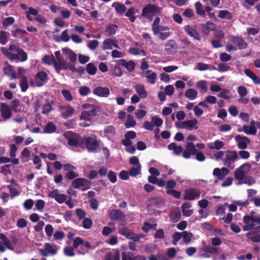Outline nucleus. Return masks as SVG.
I'll return each mask as SVG.
<instances>
[{
	"label": "nucleus",
	"instance_id": "1",
	"mask_svg": "<svg viewBox=\"0 0 260 260\" xmlns=\"http://www.w3.org/2000/svg\"><path fill=\"white\" fill-rule=\"evenodd\" d=\"M1 50L3 54L10 60H18L21 62H24L28 58L27 53L20 48L18 44H10L8 49L5 47H2Z\"/></svg>",
	"mask_w": 260,
	"mask_h": 260
},
{
	"label": "nucleus",
	"instance_id": "2",
	"mask_svg": "<svg viewBox=\"0 0 260 260\" xmlns=\"http://www.w3.org/2000/svg\"><path fill=\"white\" fill-rule=\"evenodd\" d=\"M100 143L101 141L98 139L96 136L90 135L89 136L82 137L80 143V147L82 148L85 147L89 152H95L100 147Z\"/></svg>",
	"mask_w": 260,
	"mask_h": 260
},
{
	"label": "nucleus",
	"instance_id": "3",
	"mask_svg": "<svg viewBox=\"0 0 260 260\" xmlns=\"http://www.w3.org/2000/svg\"><path fill=\"white\" fill-rule=\"evenodd\" d=\"M238 159V155L236 151H225V155L222 158L223 164L226 167L232 170L235 167L234 163Z\"/></svg>",
	"mask_w": 260,
	"mask_h": 260
},
{
	"label": "nucleus",
	"instance_id": "4",
	"mask_svg": "<svg viewBox=\"0 0 260 260\" xmlns=\"http://www.w3.org/2000/svg\"><path fill=\"white\" fill-rule=\"evenodd\" d=\"M118 232L120 235L125 237L127 239L132 240L134 242L139 241L141 238L143 237V234L138 235L135 234L125 226L119 228Z\"/></svg>",
	"mask_w": 260,
	"mask_h": 260
},
{
	"label": "nucleus",
	"instance_id": "5",
	"mask_svg": "<svg viewBox=\"0 0 260 260\" xmlns=\"http://www.w3.org/2000/svg\"><path fill=\"white\" fill-rule=\"evenodd\" d=\"M64 136L68 140V144L73 147L80 145L82 138L76 133L71 131H68L64 133Z\"/></svg>",
	"mask_w": 260,
	"mask_h": 260
},
{
	"label": "nucleus",
	"instance_id": "6",
	"mask_svg": "<svg viewBox=\"0 0 260 260\" xmlns=\"http://www.w3.org/2000/svg\"><path fill=\"white\" fill-rule=\"evenodd\" d=\"M159 12L158 7L150 4L143 8L141 16L151 20L153 16Z\"/></svg>",
	"mask_w": 260,
	"mask_h": 260
},
{
	"label": "nucleus",
	"instance_id": "7",
	"mask_svg": "<svg viewBox=\"0 0 260 260\" xmlns=\"http://www.w3.org/2000/svg\"><path fill=\"white\" fill-rule=\"evenodd\" d=\"M259 219H260V217L251 216L249 215L244 216L243 222L245 224L243 226V230L244 231H248L252 230L255 225L254 222L260 224V222L258 221Z\"/></svg>",
	"mask_w": 260,
	"mask_h": 260
},
{
	"label": "nucleus",
	"instance_id": "8",
	"mask_svg": "<svg viewBox=\"0 0 260 260\" xmlns=\"http://www.w3.org/2000/svg\"><path fill=\"white\" fill-rule=\"evenodd\" d=\"M91 182L84 178H78L74 179L72 182V186L75 189L83 187L81 189L82 191H85L91 186Z\"/></svg>",
	"mask_w": 260,
	"mask_h": 260
},
{
	"label": "nucleus",
	"instance_id": "9",
	"mask_svg": "<svg viewBox=\"0 0 260 260\" xmlns=\"http://www.w3.org/2000/svg\"><path fill=\"white\" fill-rule=\"evenodd\" d=\"M200 190L197 188H189L185 190L183 199L186 200L192 201L200 197Z\"/></svg>",
	"mask_w": 260,
	"mask_h": 260
},
{
	"label": "nucleus",
	"instance_id": "10",
	"mask_svg": "<svg viewBox=\"0 0 260 260\" xmlns=\"http://www.w3.org/2000/svg\"><path fill=\"white\" fill-rule=\"evenodd\" d=\"M197 150L194 144L191 142H188L185 146V149L183 151L182 156L184 158L188 159L191 155H194Z\"/></svg>",
	"mask_w": 260,
	"mask_h": 260
},
{
	"label": "nucleus",
	"instance_id": "11",
	"mask_svg": "<svg viewBox=\"0 0 260 260\" xmlns=\"http://www.w3.org/2000/svg\"><path fill=\"white\" fill-rule=\"evenodd\" d=\"M96 106H91L89 111H84L81 113L80 119L90 121L96 116Z\"/></svg>",
	"mask_w": 260,
	"mask_h": 260
},
{
	"label": "nucleus",
	"instance_id": "12",
	"mask_svg": "<svg viewBox=\"0 0 260 260\" xmlns=\"http://www.w3.org/2000/svg\"><path fill=\"white\" fill-rule=\"evenodd\" d=\"M0 113L2 117L5 120L9 119L12 115V110L9 106L5 103H2L0 104Z\"/></svg>",
	"mask_w": 260,
	"mask_h": 260
},
{
	"label": "nucleus",
	"instance_id": "13",
	"mask_svg": "<svg viewBox=\"0 0 260 260\" xmlns=\"http://www.w3.org/2000/svg\"><path fill=\"white\" fill-rule=\"evenodd\" d=\"M51 199H54L59 204H62L65 202L67 196L64 194L60 193L57 189H53L48 194Z\"/></svg>",
	"mask_w": 260,
	"mask_h": 260
},
{
	"label": "nucleus",
	"instance_id": "14",
	"mask_svg": "<svg viewBox=\"0 0 260 260\" xmlns=\"http://www.w3.org/2000/svg\"><path fill=\"white\" fill-rule=\"evenodd\" d=\"M61 117L64 119L71 117L74 113L75 109L70 105L61 106L59 107Z\"/></svg>",
	"mask_w": 260,
	"mask_h": 260
},
{
	"label": "nucleus",
	"instance_id": "15",
	"mask_svg": "<svg viewBox=\"0 0 260 260\" xmlns=\"http://www.w3.org/2000/svg\"><path fill=\"white\" fill-rule=\"evenodd\" d=\"M235 139L237 143L238 147L240 149H246L248 144L250 143V140L248 138L240 135L236 136Z\"/></svg>",
	"mask_w": 260,
	"mask_h": 260
},
{
	"label": "nucleus",
	"instance_id": "16",
	"mask_svg": "<svg viewBox=\"0 0 260 260\" xmlns=\"http://www.w3.org/2000/svg\"><path fill=\"white\" fill-rule=\"evenodd\" d=\"M185 32L190 37L194 40L200 41L201 40V34L197 30V29L192 26L187 25L184 27Z\"/></svg>",
	"mask_w": 260,
	"mask_h": 260
},
{
	"label": "nucleus",
	"instance_id": "17",
	"mask_svg": "<svg viewBox=\"0 0 260 260\" xmlns=\"http://www.w3.org/2000/svg\"><path fill=\"white\" fill-rule=\"evenodd\" d=\"M109 216L111 220L118 221H124L125 218L124 214L118 209L111 210L109 213Z\"/></svg>",
	"mask_w": 260,
	"mask_h": 260
},
{
	"label": "nucleus",
	"instance_id": "18",
	"mask_svg": "<svg viewBox=\"0 0 260 260\" xmlns=\"http://www.w3.org/2000/svg\"><path fill=\"white\" fill-rule=\"evenodd\" d=\"M231 41L239 50L246 49L248 47V44L241 37L232 36Z\"/></svg>",
	"mask_w": 260,
	"mask_h": 260
},
{
	"label": "nucleus",
	"instance_id": "19",
	"mask_svg": "<svg viewBox=\"0 0 260 260\" xmlns=\"http://www.w3.org/2000/svg\"><path fill=\"white\" fill-rule=\"evenodd\" d=\"M198 123V120L196 119H193L191 120L184 121L179 124V126L177 125V123H176V125L182 128H189L191 130L192 128H194L195 129H197L198 127L196 125Z\"/></svg>",
	"mask_w": 260,
	"mask_h": 260
},
{
	"label": "nucleus",
	"instance_id": "20",
	"mask_svg": "<svg viewBox=\"0 0 260 260\" xmlns=\"http://www.w3.org/2000/svg\"><path fill=\"white\" fill-rule=\"evenodd\" d=\"M116 62L117 63L118 66H121L124 67L128 71L130 72H133L135 69L136 63L133 60L127 61L124 59H121L116 60Z\"/></svg>",
	"mask_w": 260,
	"mask_h": 260
},
{
	"label": "nucleus",
	"instance_id": "21",
	"mask_svg": "<svg viewBox=\"0 0 260 260\" xmlns=\"http://www.w3.org/2000/svg\"><path fill=\"white\" fill-rule=\"evenodd\" d=\"M5 64L6 66L3 68L4 74L6 76L11 77L12 79H16L17 76L16 72L14 70V67L7 61L5 62Z\"/></svg>",
	"mask_w": 260,
	"mask_h": 260
},
{
	"label": "nucleus",
	"instance_id": "22",
	"mask_svg": "<svg viewBox=\"0 0 260 260\" xmlns=\"http://www.w3.org/2000/svg\"><path fill=\"white\" fill-rule=\"evenodd\" d=\"M165 51L167 54H172L178 48V45L174 40H170L165 44Z\"/></svg>",
	"mask_w": 260,
	"mask_h": 260
},
{
	"label": "nucleus",
	"instance_id": "23",
	"mask_svg": "<svg viewBox=\"0 0 260 260\" xmlns=\"http://www.w3.org/2000/svg\"><path fill=\"white\" fill-rule=\"evenodd\" d=\"M113 46L115 48H119L118 42L111 39H106L103 42L102 49L103 50H111L113 48Z\"/></svg>",
	"mask_w": 260,
	"mask_h": 260
},
{
	"label": "nucleus",
	"instance_id": "24",
	"mask_svg": "<svg viewBox=\"0 0 260 260\" xmlns=\"http://www.w3.org/2000/svg\"><path fill=\"white\" fill-rule=\"evenodd\" d=\"M93 93L100 97H108L110 94V90L107 87L98 86L93 89Z\"/></svg>",
	"mask_w": 260,
	"mask_h": 260
},
{
	"label": "nucleus",
	"instance_id": "25",
	"mask_svg": "<svg viewBox=\"0 0 260 260\" xmlns=\"http://www.w3.org/2000/svg\"><path fill=\"white\" fill-rule=\"evenodd\" d=\"M68 64L69 63L66 61H64L63 59L61 60L60 61H56L54 62V69L55 70V72L57 74H60V71L61 70H68Z\"/></svg>",
	"mask_w": 260,
	"mask_h": 260
},
{
	"label": "nucleus",
	"instance_id": "26",
	"mask_svg": "<svg viewBox=\"0 0 260 260\" xmlns=\"http://www.w3.org/2000/svg\"><path fill=\"white\" fill-rule=\"evenodd\" d=\"M35 80L37 85L39 87L41 86L43 84L38 83V80H40L43 82H46L48 80V75L45 71H40L36 75Z\"/></svg>",
	"mask_w": 260,
	"mask_h": 260
},
{
	"label": "nucleus",
	"instance_id": "27",
	"mask_svg": "<svg viewBox=\"0 0 260 260\" xmlns=\"http://www.w3.org/2000/svg\"><path fill=\"white\" fill-rule=\"evenodd\" d=\"M191 207V204L189 202L184 203L181 206L183 215L186 217L190 216L193 212V209H189Z\"/></svg>",
	"mask_w": 260,
	"mask_h": 260
},
{
	"label": "nucleus",
	"instance_id": "28",
	"mask_svg": "<svg viewBox=\"0 0 260 260\" xmlns=\"http://www.w3.org/2000/svg\"><path fill=\"white\" fill-rule=\"evenodd\" d=\"M245 75L252 80L253 82L256 84H260V78L252 72L250 69H246L244 70Z\"/></svg>",
	"mask_w": 260,
	"mask_h": 260
},
{
	"label": "nucleus",
	"instance_id": "29",
	"mask_svg": "<svg viewBox=\"0 0 260 260\" xmlns=\"http://www.w3.org/2000/svg\"><path fill=\"white\" fill-rule=\"evenodd\" d=\"M168 149L174 151V153L176 155H179L181 152L183 153V147L181 146L177 145L176 143L172 142L168 145Z\"/></svg>",
	"mask_w": 260,
	"mask_h": 260
},
{
	"label": "nucleus",
	"instance_id": "30",
	"mask_svg": "<svg viewBox=\"0 0 260 260\" xmlns=\"http://www.w3.org/2000/svg\"><path fill=\"white\" fill-rule=\"evenodd\" d=\"M137 93L141 98H146L147 96V92L146 91L144 85L141 84H137L135 86Z\"/></svg>",
	"mask_w": 260,
	"mask_h": 260
},
{
	"label": "nucleus",
	"instance_id": "31",
	"mask_svg": "<svg viewBox=\"0 0 260 260\" xmlns=\"http://www.w3.org/2000/svg\"><path fill=\"white\" fill-rule=\"evenodd\" d=\"M185 96L186 98L190 100H193L197 98L198 96V92L194 89L189 88L185 91Z\"/></svg>",
	"mask_w": 260,
	"mask_h": 260
},
{
	"label": "nucleus",
	"instance_id": "32",
	"mask_svg": "<svg viewBox=\"0 0 260 260\" xmlns=\"http://www.w3.org/2000/svg\"><path fill=\"white\" fill-rule=\"evenodd\" d=\"M56 126L52 122H48L44 127V132L46 134H51L55 132Z\"/></svg>",
	"mask_w": 260,
	"mask_h": 260
},
{
	"label": "nucleus",
	"instance_id": "33",
	"mask_svg": "<svg viewBox=\"0 0 260 260\" xmlns=\"http://www.w3.org/2000/svg\"><path fill=\"white\" fill-rule=\"evenodd\" d=\"M112 7H114L115 9L116 12L119 14H123L126 10V8L125 5L119 2L114 3L112 4Z\"/></svg>",
	"mask_w": 260,
	"mask_h": 260
},
{
	"label": "nucleus",
	"instance_id": "34",
	"mask_svg": "<svg viewBox=\"0 0 260 260\" xmlns=\"http://www.w3.org/2000/svg\"><path fill=\"white\" fill-rule=\"evenodd\" d=\"M218 17L221 19L225 18L231 20L233 19V15L228 10H220L218 12Z\"/></svg>",
	"mask_w": 260,
	"mask_h": 260
},
{
	"label": "nucleus",
	"instance_id": "35",
	"mask_svg": "<svg viewBox=\"0 0 260 260\" xmlns=\"http://www.w3.org/2000/svg\"><path fill=\"white\" fill-rule=\"evenodd\" d=\"M118 26L114 24H109L106 28V32L108 36H112L116 34Z\"/></svg>",
	"mask_w": 260,
	"mask_h": 260
},
{
	"label": "nucleus",
	"instance_id": "36",
	"mask_svg": "<svg viewBox=\"0 0 260 260\" xmlns=\"http://www.w3.org/2000/svg\"><path fill=\"white\" fill-rule=\"evenodd\" d=\"M150 206L159 207L164 204V200L159 197L152 198L150 200Z\"/></svg>",
	"mask_w": 260,
	"mask_h": 260
},
{
	"label": "nucleus",
	"instance_id": "37",
	"mask_svg": "<svg viewBox=\"0 0 260 260\" xmlns=\"http://www.w3.org/2000/svg\"><path fill=\"white\" fill-rule=\"evenodd\" d=\"M245 171L240 167L235 170V177L237 180L241 181L243 180L244 178L245 177Z\"/></svg>",
	"mask_w": 260,
	"mask_h": 260
},
{
	"label": "nucleus",
	"instance_id": "38",
	"mask_svg": "<svg viewBox=\"0 0 260 260\" xmlns=\"http://www.w3.org/2000/svg\"><path fill=\"white\" fill-rule=\"evenodd\" d=\"M53 104H54V101L52 100L50 102L45 104L43 107L42 113L45 115H48L49 112L53 109Z\"/></svg>",
	"mask_w": 260,
	"mask_h": 260
},
{
	"label": "nucleus",
	"instance_id": "39",
	"mask_svg": "<svg viewBox=\"0 0 260 260\" xmlns=\"http://www.w3.org/2000/svg\"><path fill=\"white\" fill-rule=\"evenodd\" d=\"M203 250L206 253L210 254H216L218 251V248L211 245H204L203 246Z\"/></svg>",
	"mask_w": 260,
	"mask_h": 260
},
{
	"label": "nucleus",
	"instance_id": "40",
	"mask_svg": "<svg viewBox=\"0 0 260 260\" xmlns=\"http://www.w3.org/2000/svg\"><path fill=\"white\" fill-rule=\"evenodd\" d=\"M20 105V100L18 99H15L11 102V106H10L11 110L15 113L20 112L18 108Z\"/></svg>",
	"mask_w": 260,
	"mask_h": 260
},
{
	"label": "nucleus",
	"instance_id": "41",
	"mask_svg": "<svg viewBox=\"0 0 260 260\" xmlns=\"http://www.w3.org/2000/svg\"><path fill=\"white\" fill-rule=\"evenodd\" d=\"M42 61L43 62L49 65L53 64L54 66V62H56V60L53 54H51L50 55H45L44 56L42 59Z\"/></svg>",
	"mask_w": 260,
	"mask_h": 260
},
{
	"label": "nucleus",
	"instance_id": "42",
	"mask_svg": "<svg viewBox=\"0 0 260 260\" xmlns=\"http://www.w3.org/2000/svg\"><path fill=\"white\" fill-rule=\"evenodd\" d=\"M86 71L89 75H94L97 71V68L93 63H88L86 65Z\"/></svg>",
	"mask_w": 260,
	"mask_h": 260
},
{
	"label": "nucleus",
	"instance_id": "43",
	"mask_svg": "<svg viewBox=\"0 0 260 260\" xmlns=\"http://www.w3.org/2000/svg\"><path fill=\"white\" fill-rule=\"evenodd\" d=\"M135 13L136 10L135 8L132 7L128 9L125 15L129 18V20L131 22H134L136 20V17L135 16Z\"/></svg>",
	"mask_w": 260,
	"mask_h": 260
},
{
	"label": "nucleus",
	"instance_id": "44",
	"mask_svg": "<svg viewBox=\"0 0 260 260\" xmlns=\"http://www.w3.org/2000/svg\"><path fill=\"white\" fill-rule=\"evenodd\" d=\"M136 125V122L134 119L133 116L131 114H128L127 116V120L125 124V127L128 128L134 127Z\"/></svg>",
	"mask_w": 260,
	"mask_h": 260
},
{
	"label": "nucleus",
	"instance_id": "45",
	"mask_svg": "<svg viewBox=\"0 0 260 260\" xmlns=\"http://www.w3.org/2000/svg\"><path fill=\"white\" fill-rule=\"evenodd\" d=\"M20 86L21 91L25 92L28 88L27 77L24 76L20 81Z\"/></svg>",
	"mask_w": 260,
	"mask_h": 260
},
{
	"label": "nucleus",
	"instance_id": "46",
	"mask_svg": "<svg viewBox=\"0 0 260 260\" xmlns=\"http://www.w3.org/2000/svg\"><path fill=\"white\" fill-rule=\"evenodd\" d=\"M39 11L32 7H29L28 10L26 11V18L29 21L32 20V18L30 15L37 16L38 14Z\"/></svg>",
	"mask_w": 260,
	"mask_h": 260
},
{
	"label": "nucleus",
	"instance_id": "47",
	"mask_svg": "<svg viewBox=\"0 0 260 260\" xmlns=\"http://www.w3.org/2000/svg\"><path fill=\"white\" fill-rule=\"evenodd\" d=\"M252 235L253 234L251 232H248L246 236L248 240H250L253 242H260V234Z\"/></svg>",
	"mask_w": 260,
	"mask_h": 260
},
{
	"label": "nucleus",
	"instance_id": "48",
	"mask_svg": "<svg viewBox=\"0 0 260 260\" xmlns=\"http://www.w3.org/2000/svg\"><path fill=\"white\" fill-rule=\"evenodd\" d=\"M196 13L200 16H204L206 14L205 11L203 8L202 4L198 2L194 4Z\"/></svg>",
	"mask_w": 260,
	"mask_h": 260
},
{
	"label": "nucleus",
	"instance_id": "49",
	"mask_svg": "<svg viewBox=\"0 0 260 260\" xmlns=\"http://www.w3.org/2000/svg\"><path fill=\"white\" fill-rule=\"evenodd\" d=\"M10 34L5 31H1L0 33V43L3 45H5L8 42V39Z\"/></svg>",
	"mask_w": 260,
	"mask_h": 260
},
{
	"label": "nucleus",
	"instance_id": "50",
	"mask_svg": "<svg viewBox=\"0 0 260 260\" xmlns=\"http://www.w3.org/2000/svg\"><path fill=\"white\" fill-rule=\"evenodd\" d=\"M0 240H2L4 244L10 250H13V248L10 245L9 239L3 233H0Z\"/></svg>",
	"mask_w": 260,
	"mask_h": 260
},
{
	"label": "nucleus",
	"instance_id": "51",
	"mask_svg": "<svg viewBox=\"0 0 260 260\" xmlns=\"http://www.w3.org/2000/svg\"><path fill=\"white\" fill-rule=\"evenodd\" d=\"M221 91V92L218 94V97L226 100H229L232 98L230 94V90L229 89H223Z\"/></svg>",
	"mask_w": 260,
	"mask_h": 260
},
{
	"label": "nucleus",
	"instance_id": "52",
	"mask_svg": "<svg viewBox=\"0 0 260 260\" xmlns=\"http://www.w3.org/2000/svg\"><path fill=\"white\" fill-rule=\"evenodd\" d=\"M181 217V213L180 211L172 212L170 215V218L171 222L176 223L178 222Z\"/></svg>",
	"mask_w": 260,
	"mask_h": 260
},
{
	"label": "nucleus",
	"instance_id": "53",
	"mask_svg": "<svg viewBox=\"0 0 260 260\" xmlns=\"http://www.w3.org/2000/svg\"><path fill=\"white\" fill-rule=\"evenodd\" d=\"M160 18L158 17H156L153 21L152 25V29L154 35H157L158 34V26H159L160 23Z\"/></svg>",
	"mask_w": 260,
	"mask_h": 260
},
{
	"label": "nucleus",
	"instance_id": "54",
	"mask_svg": "<svg viewBox=\"0 0 260 260\" xmlns=\"http://www.w3.org/2000/svg\"><path fill=\"white\" fill-rule=\"evenodd\" d=\"M61 93L63 96L64 98L68 101H71L73 99V97L70 90L68 89H62Z\"/></svg>",
	"mask_w": 260,
	"mask_h": 260
},
{
	"label": "nucleus",
	"instance_id": "55",
	"mask_svg": "<svg viewBox=\"0 0 260 260\" xmlns=\"http://www.w3.org/2000/svg\"><path fill=\"white\" fill-rule=\"evenodd\" d=\"M129 174L131 176L135 177L141 173V165L137 167H133L129 170Z\"/></svg>",
	"mask_w": 260,
	"mask_h": 260
},
{
	"label": "nucleus",
	"instance_id": "56",
	"mask_svg": "<svg viewBox=\"0 0 260 260\" xmlns=\"http://www.w3.org/2000/svg\"><path fill=\"white\" fill-rule=\"evenodd\" d=\"M192 234L190 233H188L186 231H183L182 232V237L183 239V241L185 243H187L190 242Z\"/></svg>",
	"mask_w": 260,
	"mask_h": 260
},
{
	"label": "nucleus",
	"instance_id": "57",
	"mask_svg": "<svg viewBox=\"0 0 260 260\" xmlns=\"http://www.w3.org/2000/svg\"><path fill=\"white\" fill-rule=\"evenodd\" d=\"M166 193L176 199H180L181 197V192L174 189H167L166 190Z\"/></svg>",
	"mask_w": 260,
	"mask_h": 260
},
{
	"label": "nucleus",
	"instance_id": "58",
	"mask_svg": "<svg viewBox=\"0 0 260 260\" xmlns=\"http://www.w3.org/2000/svg\"><path fill=\"white\" fill-rule=\"evenodd\" d=\"M79 174L74 171L71 170L68 172L65 175V178L68 180H73L78 177Z\"/></svg>",
	"mask_w": 260,
	"mask_h": 260
},
{
	"label": "nucleus",
	"instance_id": "59",
	"mask_svg": "<svg viewBox=\"0 0 260 260\" xmlns=\"http://www.w3.org/2000/svg\"><path fill=\"white\" fill-rule=\"evenodd\" d=\"M92 225V221L90 218H85L82 222V225L84 229H89Z\"/></svg>",
	"mask_w": 260,
	"mask_h": 260
},
{
	"label": "nucleus",
	"instance_id": "60",
	"mask_svg": "<svg viewBox=\"0 0 260 260\" xmlns=\"http://www.w3.org/2000/svg\"><path fill=\"white\" fill-rule=\"evenodd\" d=\"M90 92V88L86 86H81L79 89V93L82 96L87 95Z\"/></svg>",
	"mask_w": 260,
	"mask_h": 260
},
{
	"label": "nucleus",
	"instance_id": "61",
	"mask_svg": "<svg viewBox=\"0 0 260 260\" xmlns=\"http://www.w3.org/2000/svg\"><path fill=\"white\" fill-rule=\"evenodd\" d=\"M121 257L122 260H133V253L129 251H123Z\"/></svg>",
	"mask_w": 260,
	"mask_h": 260
},
{
	"label": "nucleus",
	"instance_id": "62",
	"mask_svg": "<svg viewBox=\"0 0 260 260\" xmlns=\"http://www.w3.org/2000/svg\"><path fill=\"white\" fill-rule=\"evenodd\" d=\"M108 178L109 180V181L114 183L117 181V176L115 172H114L113 171H110L108 174Z\"/></svg>",
	"mask_w": 260,
	"mask_h": 260
},
{
	"label": "nucleus",
	"instance_id": "63",
	"mask_svg": "<svg viewBox=\"0 0 260 260\" xmlns=\"http://www.w3.org/2000/svg\"><path fill=\"white\" fill-rule=\"evenodd\" d=\"M33 163L34 165H37L36 167L37 170H40L41 169L42 167V161L38 155H34Z\"/></svg>",
	"mask_w": 260,
	"mask_h": 260
},
{
	"label": "nucleus",
	"instance_id": "64",
	"mask_svg": "<svg viewBox=\"0 0 260 260\" xmlns=\"http://www.w3.org/2000/svg\"><path fill=\"white\" fill-rule=\"evenodd\" d=\"M152 122L156 127L160 126L163 123V120L157 116H153L152 118Z\"/></svg>",
	"mask_w": 260,
	"mask_h": 260
}]
</instances>
